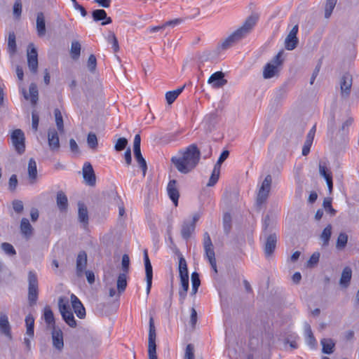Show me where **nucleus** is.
Listing matches in <instances>:
<instances>
[{
    "label": "nucleus",
    "mask_w": 359,
    "mask_h": 359,
    "mask_svg": "<svg viewBox=\"0 0 359 359\" xmlns=\"http://www.w3.org/2000/svg\"><path fill=\"white\" fill-rule=\"evenodd\" d=\"M257 20L258 16L257 15H251L249 16L240 28L233 32L221 43L220 47L222 49H228L233 44L248 36L255 26Z\"/></svg>",
    "instance_id": "f257e3e1"
},
{
    "label": "nucleus",
    "mask_w": 359,
    "mask_h": 359,
    "mask_svg": "<svg viewBox=\"0 0 359 359\" xmlns=\"http://www.w3.org/2000/svg\"><path fill=\"white\" fill-rule=\"evenodd\" d=\"M182 156L183 157V160L187 162V165H188L184 168L181 163H178L181 165L180 167L182 170H187L189 168H195L200 161L201 152L197 146L195 144H192L185 149L182 153Z\"/></svg>",
    "instance_id": "f03ea898"
},
{
    "label": "nucleus",
    "mask_w": 359,
    "mask_h": 359,
    "mask_svg": "<svg viewBox=\"0 0 359 359\" xmlns=\"http://www.w3.org/2000/svg\"><path fill=\"white\" fill-rule=\"evenodd\" d=\"M28 300L30 305L35 304L38 299V278L35 272L28 273Z\"/></svg>",
    "instance_id": "7ed1b4c3"
},
{
    "label": "nucleus",
    "mask_w": 359,
    "mask_h": 359,
    "mask_svg": "<svg viewBox=\"0 0 359 359\" xmlns=\"http://www.w3.org/2000/svg\"><path fill=\"white\" fill-rule=\"evenodd\" d=\"M140 144L141 137L139 134H137L135 135L133 141V153L135 158L142 171L143 177H144L147 170V164L142 155Z\"/></svg>",
    "instance_id": "20e7f679"
},
{
    "label": "nucleus",
    "mask_w": 359,
    "mask_h": 359,
    "mask_svg": "<svg viewBox=\"0 0 359 359\" xmlns=\"http://www.w3.org/2000/svg\"><path fill=\"white\" fill-rule=\"evenodd\" d=\"M156 328L154 326V319L152 317L149 319V339H148V355L149 359H158L156 355Z\"/></svg>",
    "instance_id": "39448f33"
},
{
    "label": "nucleus",
    "mask_w": 359,
    "mask_h": 359,
    "mask_svg": "<svg viewBox=\"0 0 359 359\" xmlns=\"http://www.w3.org/2000/svg\"><path fill=\"white\" fill-rule=\"evenodd\" d=\"M12 144L16 152L21 155L25 151V137L21 129L14 130L11 135Z\"/></svg>",
    "instance_id": "423d86ee"
},
{
    "label": "nucleus",
    "mask_w": 359,
    "mask_h": 359,
    "mask_svg": "<svg viewBox=\"0 0 359 359\" xmlns=\"http://www.w3.org/2000/svg\"><path fill=\"white\" fill-rule=\"evenodd\" d=\"M271 183L272 177L271 175H267L262 182L257 194V203L258 205H262L266 201L271 190Z\"/></svg>",
    "instance_id": "0eeeda50"
},
{
    "label": "nucleus",
    "mask_w": 359,
    "mask_h": 359,
    "mask_svg": "<svg viewBox=\"0 0 359 359\" xmlns=\"http://www.w3.org/2000/svg\"><path fill=\"white\" fill-rule=\"evenodd\" d=\"M27 65L30 72L36 74L38 71V53L33 43H29L27 48Z\"/></svg>",
    "instance_id": "6e6552de"
},
{
    "label": "nucleus",
    "mask_w": 359,
    "mask_h": 359,
    "mask_svg": "<svg viewBox=\"0 0 359 359\" xmlns=\"http://www.w3.org/2000/svg\"><path fill=\"white\" fill-rule=\"evenodd\" d=\"M353 83V78L351 74L346 72L340 79L341 95L344 98H347L351 94V90Z\"/></svg>",
    "instance_id": "1a4fd4ad"
},
{
    "label": "nucleus",
    "mask_w": 359,
    "mask_h": 359,
    "mask_svg": "<svg viewBox=\"0 0 359 359\" xmlns=\"http://www.w3.org/2000/svg\"><path fill=\"white\" fill-rule=\"evenodd\" d=\"M299 26L295 25L285 39V48L288 50L295 49L299 43V39L297 37Z\"/></svg>",
    "instance_id": "9d476101"
},
{
    "label": "nucleus",
    "mask_w": 359,
    "mask_h": 359,
    "mask_svg": "<svg viewBox=\"0 0 359 359\" xmlns=\"http://www.w3.org/2000/svg\"><path fill=\"white\" fill-rule=\"evenodd\" d=\"M83 177L86 182V183L91 187L95 185L96 183V177L92 165L86 162L84 163L83 167Z\"/></svg>",
    "instance_id": "9b49d317"
},
{
    "label": "nucleus",
    "mask_w": 359,
    "mask_h": 359,
    "mask_svg": "<svg viewBox=\"0 0 359 359\" xmlns=\"http://www.w3.org/2000/svg\"><path fill=\"white\" fill-rule=\"evenodd\" d=\"M48 146L51 151H58L60 149V140L58 133L55 128H49L48 132Z\"/></svg>",
    "instance_id": "f8f14e48"
},
{
    "label": "nucleus",
    "mask_w": 359,
    "mask_h": 359,
    "mask_svg": "<svg viewBox=\"0 0 359 359\" xmlns=\"http://www.w3.org/2000/svg\"><path fill=\"white\" fill-rule=\"evenodd\" d=\"M224 74L222 72H217L212 74L208 79V83L215 88L224 86L227 81L224 79Z\"/></svg>",
    "instance_id": "ddd939ff"
},
{
    "label": "nucleus",
    "mask_w": 359,
    "mask_h": 359,
    "mask_svg": "<svg viewBox=\"0 0 359 359\" xmlns=\"http://www.w3.org/2000/svg\"><path fill=\"white\" fill-rule=\"evenodd\" d=\"M167 191L169 198L173 202L175 205L177 206L178 204V199L180 197V193L177 186V180H170L167 187Z\"/></svg>",
    "instance_id": "4468645a"
},
{
    "label": "nucleus",
    "mask_w": 359,
    "mask_h": 359,
    "mask_svg": "<svg viewBox=\"0 0 359 359\" xmlns=\"http://www.w3.org/2000/svg\"><path fill=\"white\" fill-rule=\"evenodd\" d=\"M87 266V254L85 251H81L76 257V275L82 276Z\"/></svg>",
    "instance_id": "2eb2a0df"
},
{
    "label": "nucleus",
    "mask_w": 359,
    "mask_h": 359,
    "mask_svg": "<svg viewBox=\"0 0 359 359\" xmlns=\"http://www.w3.org/2000/svg\"><path fill=\"white\" fill-rule=\"evenodd\" d=\"M277 236L276 233H271L266 237L264 243V252L266 257L271 256L276 247Z\"/></svg>",
    "instance_id": "dca6fc26"
},
{
    "label": "nucleus",
    "mask_w": 359,
    "mask_h": 359,
    "mask_svg": "<svg viewBox=\"0 0 359 359\" xmlns=\"http://www.w3.org/2000/svg\"><path fill=\"white\" fill-rule=\"evenodd\" d=\"M304 335L306 344L311 349H316L318 346L317 341L313 334L310 325L307 323H304Z\"/></svg>",
    "instance_id": "f3484780"
},
{
    "label": "nucleus",
    "mask_w": 359,
    "mask_h": 359,
    "mask_svg": "<svg viewBox=\"0 0 359 359\" xmlns=\"http://www.w3.org/2000/svg\"><path fill=\"white\" fill-rule=\"evenodd\" d=\"M52 339L53 346L61 351L64 347L63 334L61 330L54 327L52 331Z\"/></svg>",
    "instance_id": "a211bd4d"
},
{
    "label": "nucleus",
    "mask_w": 359,
    "mask_h": 359,
    "mask_svg": "<svg viewBox=\"0 0 359 359\" xmlns=\"http://www.w3.org/2000/svg\"><path fill=\"white\" fill-rule=\"evenodd\" d=\"M72 305L77 317L83 319L86 317V310L81 301L74 294L71 295Z\"/></svg>",
    "instance_id": "6ab92c4d"
},
{
    "label": "nucleus",
    "mask_w": 359,
    "mask_h": 359,
    "mask_svg": "<svg viewBox=\"0 0 359 359\" xmlns=\"http://www.w3.org/2000/svg\"><path fill=\"white\" fill-rule=\"evenodd\" d=\"M0 332L11 338V330L8 318L7 315L4 313H0Z\"/></svg>",
    "instance_id": "aec40b11"
},
{
    "label": "nucleus",
    "mask_w": 359,
    "mask_h": 359,
    "mask_svg": "<svg viewBox=\"0 0 359 359\" xmlns=\"http://www.w3.org/2000/svg\"><path fill=\"white\" fill-rule=\"evenodd\" d=\"M316 133V126H313L312 128L309 130L306 135V139L304 142L303 148H302V155L303 156H307L309 152L310 149L314 139Z\"/></svg>",
    "instance_id": "412c9836"
},
{
    "label": "nucleus",
    "mask_w": 359,
    "mask_h": 359,
    "mask_svg": "<svg viewBox=\"0 0 359 359\" xmlns=\"http://www.w3.org/2000/svg\"><path fill=\"white\" fill-rule=\"evenodd\" d=\"M171 162L175 165L176 169L180 173H182V174H187L194 169L193 168H189L187 170L185 169V170H182V169L180 167L181 165H180L178 163H181V165L182 166H184V168L187 167L188 165H187V162L184 160H183V157L182 156V155L179 156H172L171 158Z\"/></svg>",
    "instance_id": "4be33fe9"
},
{
    "label": "nucleus",
    "mask_w": 359,
    "mask_h": 359,
    "mask_svg": "<svg viewBox=\"0 0 359 359\" xmlns=\"http://www.w3.org/2000/svg\"><path fill=\"white\" fill-rule=\"evenodd\" d=\"M195 225L193 223L189 222L187 220H184L182 225L181 235L184 240H188L191 237V234L195 231Z\"/></svg>",
    "instance_id": "5701e85b"
},
{
    "label": "nucleus",
    "mask_w": 359,
    "mask_h": 359,
    "mask_svg": "<svg viewBox=\"0 0 359 359\" xmlns=\"http://www.w3.org/2000/svg\"><path fill=\"white\" fill-rule=\"evenodd\" d=\"M36 31L39 37L44 36L46 33L45 17L42 12L37 13L36 17Z\"/></svg>",
    "instance_id": "b1692460"
},
{
    "label": "nucleus",
    "mask_w": 359,
    "mask_h": 359,
    "mask_svg": "<svg viewBox=\"0 0 359 359\" xmlns=\"http://www.w3.org/2000/svg\"><path fill=\"white\" fill-rule=\"evenodd\" d=\"M322 352L325 354H332L334 351L335 342L332 339L323 338L320 340Z\"/></svg>",
    "instance_id": "393cba45"
},
{
    "label": "nucleus",
    "mask_w": 359,
    "mask_h": 359,
    "mask_svg": "<svg viewBox=\"0 0 359 359\" xmlns=\"http://www.w3.org/2000/svg\"><path fill=\"white\" fill-rule=\"evenodd\" d=\"M352 277V270L349 266H346L341 273L339 284L346 288L350 283Z\"/></svg>",
    "instance_id": "a878e982"
},
{
    "label": "nucleus",
    "mask_w": 359,
    "mask_h": 359,
    "mask_svg": "<svg viewBox=\"0 0 359 359\" xmlns=\"http://www.w3.org/2000/svg\"><path fill=\"white\" fill-rule=\"evenodd\" d=\"M56 203L61 212L66 211L68 208V199L66 194L60 191L57 193Z\"/></svg>",
    "instance_id": "bb28decb"
},
{
    "label": "nucleus",
    "mask_w": 359,
    "mask_h": 359,
    "mask_svg": "<svg viewBox=\"0 0 359 359\" xmlns=\"http://www.w3.org/2000/svg\"><path fill=\"white\" fill-rule=\"evenodd\" d=\"M176 254L177 255L179 258L180 277L189 276L187 264L184 257L178 250L176 251Z\"/></svg>",
    "instance_id": "cd10ccee"
},
{
    "label": "nucleus",
    "mask_w": 359,
    "mask_h": 359,
    "mask_svg": "<svg viewBox=\"0 0 359 359\" xmlns=\"http://www.w3.org/2000/svg\"><path fill=\"white\" fill-rule=\"evenodd\" d=\"M28 175L31 183L35 182L37 177L36 163L34 158H30L28 163Z\"/></svg>",
    "instance_id": "c85d7f7f"
},
{
    "label": "nucleus",
    "mask_w": 359,
    "mask_h": 359,
    "mask_svg": "<svg viewBox=\"0 0 359 359\" xmlns=\"http://www.w3.org/2000/svg\"><path fill=\"white\" fill-rule=\"evenodd\" d=\"M180 278L182 288L179 292V294L180 302L182 304L187 296V292L189 289V276H183Z\"/></svg>",
    "instance_id": "c756f323"
},
{
    "label": "nucleus",
    "mask_w": 359,
    "mask_h": 359,
    "mask_svg": "<svg viewBox=\"0 0 359 359\" xmlns=\"http://www.w3.org/2000/svg\"><path fill=\"white\" fill-rule=\"evenodd\" d=\"M79 212L78 217L80 222L88 224V213L86 205L83 203H79Z\"/></svg>",
    "instance_id": "7c9ffc66"
},
{
    "label": "nucleus",
    "mask_w": 359,
    "mask_h": 359,
    "mask_svg": "<svg viewBox=\"0 0 359 359\" xmlns=\"http://www.w3.org/2000/svg\"><path fill=\"white\" fill-rule=\"evenodd\" d=\"M20 231L26 238H29L32 236L33 228L27 218L22 219Z\"/></svg>",
    "instance_id": "2f4dec72"
},
{
    "label": "nucleus",
    "mask_w": 359,
    "mask_h": 359,
    "mask_svg": "<svg viewBox=\"0 0 359 359\" xmlns=\"http://www.w3.org/2000/svg\"><path fill=\"white\" fill-rule=\"evenodd\" d=\"M144 262L145 266L146 280H152L153 270L147 250H144Z\"/></svg>",
    "instance_id": "473e14b6"
},
{
    "label": "nucleus",
    "mask_w": 359,
    "mask_h": 359,
    "mask_svg": "<svg viewBox=\"0 0 359 359\" xmlns=\"http://www.w3.org/2000/svg\"><path fill=\"white\" fill-rule=\"evenodd\" d=\"M278 72V68L269 62L267 63L263 71V76L264 79H271L276 76Z\"/></svg>",
    "instance_id": "72a5a7b5"
},
{
    "label": "nucleus",
    "mask_w": 359,
    "mask_h": 359,
    "mask_svg": "<svg viewBox=\"0 0 359 359\" xmlns=\"http://www.w3.org/2000/svg\"><path fill=\"white\" fill-rule=\"evenodd\" d=\"M117 290L119 294L124 292L127 287V276L126 273H120L117 279Z\"/></svg>",
    "instance_id": "f704fd0d"
},
{
    "label": "nucleus",
    "mask_w": 359,
    "mask_h": 359,
    "mask_svg": "<svg viewBox=\"0 0 359 359\" xmlns=\"http://www.w3.org/2000/svg\"><path fill=\"white\" fill-rule=\"evenodd\" d=\"M43 318L45 320V322L49 326H53V329L55 327V318L53 316V313L51 311L50 306H46L44 308V313H43Z\"/></svg>",
    "instance_id": "c9c22d12"
},
{
    "label": "nucleus",
    "mask_w": 359,
    "mask_h": 359,
    "mask_svg": "<svg viewBox=\"0 0 359 359\" xmlns=\"http://www.w3.org/2000/svg\"><path fill=\"white\" fill-rule=\"evenodd\" d=\"M332 235V226L327 225L323 231L320 238L323 240V246H327L329 244V241Z\"/></svg>",
    "instance_id": "e433bc0d"
},
{
    "label": "nucleus",
    "mask_w": 359,
    "mask_h": 359,
    "mask_svg": "<svg viewBox=\"0 0 359 359\" xmlns=\"http://www.w3.org/2000/svg\"><path fill=\"white\" fill-rule=\"evenodd\" d=\"M58 307L61 315L65 314L69 311L71 309L69 308V302L64 297H60L58 299Z\"/></svg>",
    "instance_id": "4c0bfd02"
},
{
    "label": "nucleus",
    "mask_w": 359,
    "mask_h": 359,
    "mask_svg": "<svg viewBox=\"0 0 359 359\" xmlns=\"http://www.w3.org/2000/svg\"><path fill=\"white\" fill-rule=\"evenodd\" d=\"M58 307L61 315L65 314L69 311L71 309L69 308V302L64 297H60L58 299Z\"/></svg>",
    "instance_id": "58836bf2"
},
{
    "label": "nucleus",
    "mask_w": 359,
    "mask_h": 359,
    "mask_svg": "<svg viewBox=\"0 0 359 359\" xmlns=\"http://www.w3.org/2000/svg\"><path fill=\"white\" fill-rule=\"evenodd\" d=\"M81 54V44L79 41H72L71 45V55L73 60L79 59Z\"/></svg>",
    "instance_id": "ea45409f"
},
{
    "label": "nucleus",
    "mask_w": 359,
    "mask_h": 359,
    "mask_svg": "<svg viewBox=\"0 0 359 359\" xmlns=\"http://www.w3.org/2000/svg\"><path fill=\"white\" fill-rule=\"evenodd\" d=\"M337 0H326L325 4V18L328 19L337 4Z\"/></svg>",
    "instance_id": "a19ab883"
},
{
    "label": "nucleus",
    "mask_w": 359,
    "mask_h": 359,
    "mask_svg": "<svg viewBox=\"0 0 359 359\" xmlns=\"http://www.w3.org/2000/svg\"><path fill=\"white\" fill-rule=\"evenodd\" d=\"M25 323L27 326V334L30 337L34 336V319L31 315L26 316Z\"/></svg>",
    "instance_id": "79ce46f5"
},
{
    "label": "nucleus",
    "mask_w": 359,
    "mask_h": 359,
    "mask_svg": "<svg viewBox=\"0 0 359 359\" xmlns=\"http://www.w3.org/2000/svg\"><path fill=\"white\" fill-rule=\"evenodd\" d=\"M54 115H55V123H56L57 130L60 133H63L64 132L63 118H62V114H61L60 109H55L54 110Z\"/></svg>",
    "instance_id": "37998d69"
},
{
    "label": "nucleus",
    "mask_w": 359,
    "mask_h": 359,
    "mask_svg": "<svg viewBox=\"0 0 359 359\" xmlns=\"http://www.w3.org/2000/svg\"><path fill=\"white\" fill-rule=\"evenodd\" d=\"M223 228L226 234H229L231 229V216L226 212L223 216Z\"/></svg>",
    "instance_id": "c03bdc74"
},
{
    "label": "nucleus",
    "mask_w": 359,
    "mask_h": 359,
    "mask_svg": "<svg viewBox=\"0 0 359 359\" xmlns=\"http://www.w3.org/2000/svg\"><path fill=\"white\" fill-rule=\"evenodd\" d=\"M8 49L11 55H13L16 51V42L15 34L10 33L8 39Z\"/></svg>",
    "instance_id": "a18cd8bd"
},
{
    "label": "nucleus",
    "mask_w": 359,
    "mask_h": 359,
    "mask_svg": "<svg viewBox=\"0 0 359 359\" xmlns=\"http://www.w3.org/2000/svg\"><path fill=\"white\" fill-rule=\"evenodd\" d=\"M191 282H192V289H191V294H195L198 289V287L201 284V280L199 278V275L196 272H194L191 274Z\"/></svg>",
    "instance_id": "49530a36"
},
{
    "label": "nucleus",
    "mask_w": 359,
    "mask_h": 359,
    "mask_svg": "<svg viewBox=\"0 0 359 359\" xmlns=\"http://www.w3.org/2000/svg\"><path fill=\"white\" fill-rule=\"evenodd\" d=\"M348 241V236L345 233H340L337 241L336 247L339 250L344 249Z\"/></svg>",
    "instance_id": "de8ad7c7"
},
{
    "label": "nucleus",
    "mask_w": 359,
    "mask_h": 359,
    "mask_svg": "<svg viewBox=\"0 0 359 359\" xmlns=\"http://www.w3.org/2000/svg\"><path fill=\"white\" fill-rule=\"evenodd\" d=\"M63 320L65 323L71 327H75L76 326V321L74 318L73 313L71 311L62 315Z\"/></svg>",
    "instance_id": "09e8293b"
},
{
    "label": "nucleus",
    "mask_w": 359,
    "mask_h": 359,
    "mask_svg": "<svg viewBox=\"0 0 359 359\" xmlns=\"http://www.w3.org/2000/svg\"><path fill=\"white\" fill-rule=\"evenodd\" d=\"M107 39L108 43H111L114 51L115 53L118 52L119 50V46L117 38L116 37L114 33L110 32Z\"/></svg>",
    "instance_id": "8fccbe9b"
},
{
    "label": "nucleus",
    "mask_w": 359,
    "mask_h": 359,
    "mask_svg": "<svg viewBox=\"0 0 359 359\" xmlns=\"http://www.w3.org/2000/svg\"><path fill=\"white\" fill-rule=\"evenodd\" d=\"M93 18L95 21H100L107 18V13L103 9H96L92 13Z\"/></svg>",
    "instance_id": "3c124183"
},
{
    "label": "nucleus",
    "mask_w": 359,
    "mask_h": 359,
    "mask_svg": "<svg viewBox=\"0 0 359 359\" xmlns=\"http://www.w3.org/2000/svg\"><path fill=\"white\" fill-rule=\"evenodd\" d=\"M31 102L32 104H36L38 100V88L35 83H31L29 88Z\"/></svg>",
    "instance_id": "603ef678"
},
{
    "label": "nucleus",
    "mask_w": 359,
    "mask_h": 359,
    "mask_svg": "<svg viewBox=\"0 0 359 359\" xmlns=\"http://www.w3.org/2000/svg\"><path fill=\"white\" fill-rule=\"evenodd\" d=\"M87 143L88 147L92 149H95L97 147V138L95 133H90L88 135Z\"/></svg>",
    "instance_id": "864d4df0"
},
{
    "label": "nucleus",
    "mask_w": 359,
    "mask_h": 359,
    "mask_svg": "<svg viewBox=\"0 0 359 359\" xmlns=\"http://www.w3.org/2000/svg\"><path fill=\"white\" fill-rule=\"evenodd\" d=\"M96 67L97 59L94 55L91 54L88 60L87 67L90 72L94 73L95 72Z\"/></svg>",
    "instance_id": "5fc2aeb1"
},
{
    "label": "nucleus",
    "mask_w": 359,
    "mask_h": 359,
    "mask_svg": "<svg viewBox=\"0 0 359 359\" xmlns=\"http://www.w3.org/2000/svg\"><path fill=\"white\" fill-rule=\"evenodd\" d=\"M323 208L325 211L330 212L332 215H334L336 210L332 206V199L330 198H325L323 203Z\"/></svg>",
    "instance_id": "6e6d98bb"
},
{
    "label": "nucleus",
    "mask_w": 359,
    "mask_h": 359,
    "mask_svg": "<svg viewBox=\"0 0 359 359\" xmlns=\"http://www.w3.org/2000/svg\"><path fill=\"white\" fill-rule=\"evenodd\" d=\"M2 250L8 255L13 256L16 254V251L13 246L8 243H3L1 244Z\"/></svg>",
    "instance_id": "4d7b16f0"
},
{
    "label": "nucleus",
    "mask_w": 359,
    "mask_h": 359,
    "mask_svg": "<svg viewBox=\"0 0 359 359\" xmlns=\"http://www.w3.org/2000/svg\"><path fill=\"white\" fill-rule=\"evenodd\" d=\"M184 359H195L194 346L192 344H189L185 350Z\"/></svg>",
    "instance_id": "13d9d810"
},
{
    "label": "nucleus",
    "mask_w": 359,
    "mask_h": 359,
    "mask_svg": "<svg viewBox=\"0 0 359 359\" xmlns=\"http://www.w3.org/2000/svg\"><path fill=\"white\" fill-rule=\"evenodd\" d=\"M217 114L216 111H212L207 114L204 118V121L207 124L214 125L216 123Z\"/></svg>",
    "instance_id": "bf43d9fd"
},
{
    "label": "nucleus",
    "mask_w": 359,
    "mask_h": 359,
    "mask_svg": "<svg viewBox=\"0 0 359 359\" xmlns=\"http://www.w3.org/2000/svg\"><path fill=\"white\" fill-rule=\"evenodd\" d=\"M319 173L325 180H326L327 177H332V173L329 171L326 165H323L321 162L319 163Z\"/></svg>",
    "instance_id": "052dcab7"
},
{
    "label": "nucleus",
    "mask_w": 359,
    "mask_h": 359,
    "mask_svg": "<svg viewBox=\"0 0 359 359\" xmlns=\"http://www.w3.org/2000/svg\"><path fill=\"white\" fill-rule=\"evenodd\" d=\"M22 13V2L21 0H15L13 6V15L15 18L20 17Z\"/></svg>",
    "instance_id": "680f3d73"
},
{
    "label": "nucleus",
    "mask_w": 359,
    "mask_h": 359,
    "mask_svg": "<svg viewBox=\"0 0 359 359\" xmlns=\"http://www.w3.org/2000/svg\"><path fill=\"white\" fill-rule=\"evenodd\" d=\"M128 144V140L125 137L118 139L115 144V149L118 151L123 150Z\"/></svg>",
    "instance_id": "e2e57ef3"
},
{
    "label": "nucleus",
    "mask_w": 359,
    "mask_h": 359,
    "mask_svg": "<svg viewBox=\"0 0 359 359\" xmlns=\"http://www.w3.org/2000/svg\"><path fill=\"white\" fill-rule=\"evenodd\" d=\"M283 51H280L271 60L270 64H272L273 65H276L278 68L279 66H280L283 63Z\"/></svg>",
    "instance_id": "0e129e2a"
},
{
    "label": "nucleus",
    "mask_w": 359,
    "mask_h": 359,
    "mask_svg": "<svg viewBox=\"0 0 359 359\" xmlns=\"http://www.w3.org/2000/svg\"><path fill=\"white\" fill-rule=\"evenodd\" d=\"M283 51H280L271 60L270 64H272L273 65H276L278 68L279 66H280L283 63Z\"/></svg>",
    "instance_id": "69168bd1"
},
{
    "label": "nucleus",
    "mask_w": 359,
    "mask_h": 359,
    "mask_svg": "<svg viewBox=\"0 0 359 359\" xmlns=\"http://www.w3.org/2000/svg\"><path fill=\"white\" fill-rule=\"evenodd\" d=\"M130 259L128 255L125 254L122 257V269L123 273H128L129 270Z\"/></svg>",
    "instance_id": "338daca9"
},
{
    "label": "nucleus",
    "mask_w": 359,
    "mask_h": 359,
    "mask_svg": "<svg viewBox=\"0 0 359 359\" xmlns=\"http://www.w3.org/2000/svg\"><path fill=\"white\" fill-rule=\"evenodd\" d=\"M13 208L15 212L21 213L23 211V203L20 200H14L13 201Z\"/></svg>",
    "instance_id": "774afa93"
}]
</instances>
